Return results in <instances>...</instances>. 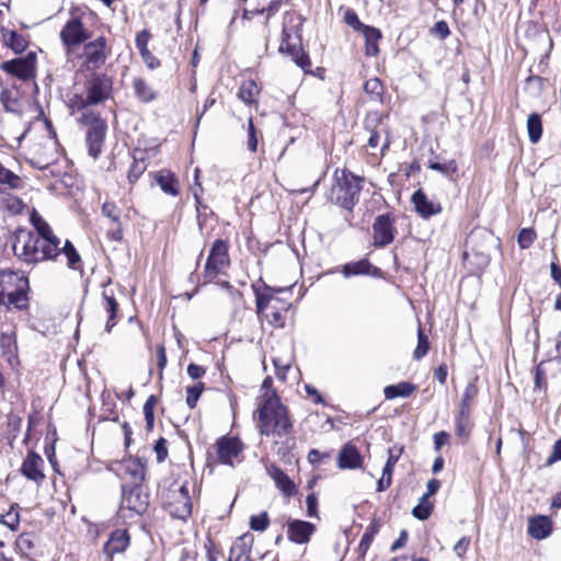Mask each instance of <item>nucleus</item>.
Segmentation results:
<instances>
[{
	"mask_svg": "<svg viewBox=\"0 0 561 561\" xmlns=\"http://www.w3.org/2000/svg\"><path fill=\"white\" fill-rule=\"evenodd\" d=\"M30 221L34 230L18 228L13 233L14 255L28 265L55 261L60 255V238L36 210L30 215Z\"/></svg>",
	"mask_w": 561,
	"mask_h": 561,
	"instance_id": "obj_1",
	"label": "nucleus"
},
{
	"mask_svg": "<svg viewBox=\"0 0 561 561\" xmlns=\"http://www.w3.org/2000/svg\"><path fill=\"white\" fill-rule=\"evenodd\" d=\"M257 414V427L261 435L283 437L291 433L293 423L288 409L275 392L264 398Z\"/></svg>",
	"mask_w": 561,
	"mask_h": 561,
	"instance_id": "obj_2",
	"label": "nucleus"
},
{
	"mask_svg": "<svg viewBox=\"0 0 561 561\" xmlns=\"http://www.w3.org/2000/svg\"><path fill=\"white\" fill-rule=\"evenodd\" d=\"M364 179L351 171L342 170L341 176H336V185L333 187L335 204L352 211L359 201Z\"/></svg>",
	"mask_w": 561,
	"mask_h": 561,
	"instance_id": "obj_3",
	"label": "nucleus"
},
{
	"mask_svg": "<svg viewBox=\"0 0 561 561\" xmlns=\"http://www.w3.org/2000/svg\"><path fill=\"white\" fill-rule=\"evenodd\" d=\"M70 18L60 31V41L66 47H76L85 43L91 37V32L85 28L83 20L92 13L88 8L73 7L69 11Z\"/></svg>",
	"mask_w": 561,
	"mask_h": 561,
	"instance_id": "obj_4",
	"label": "nucleus"
},
{
	"mask_svg": "<svg viewBox=\"0 0 561 561\" xmlns=\"http://www.w3.org/2000/svg\"><path fill=\"white\" fill-rule=\"evenodd\" d=\"M230 263L229 259V244L227 240L216 239L209 250L207 256L203 278L204 283H211L220 273V271L228 266Z\"/></svg>",
	"mask_w": 561,
	"mask_h": 561,
	"instance_id": "obj_5",
	"label": "nucleus"
},
{
	"mask_svg": "<svg viewBox=\"0 0 561 561\" xmlns=\"http://www.w3.org/2000/svg\"><path fill=\"white\" fill-rule=\"evenodd\" d=\"M113 89V80L106 73L92 72L87 81L85 90L88 100L85 104L98 105L110 99Z\"/></svg>",
	"mask_w": 561,
	"mask_h": 561,
	"instance_id": "obj_6",
	"label": "nucleus"
},
{
	"mask_svg": "<svg viewBox=\"0 0 561 561\" xmlns=\"http://www.w3.org/2000/svg\"><path fill=\"white\" fill-rule=\"evenodd\" d=\"M149 506V494L142 484H122V508H126L136 515L146 513Z\"/></svg>",
	"mask_w": 561,
	"mask_h": 561,
	"instance_id": "obj_7",
	"label": "nucleus"
},
{
	"mask_svg": "<svg viewBox=\"0 0 561 561\" xmlns=\"http://www.w3.org/2000/svg\"><path fill=\"white\" fill-rule=\"evenodd\" d=\"M396 218L391 213L378 215L373 224L375 248H385L393 242L397 229L394 227Z\"/></svg>",
	"mask_w": 561,
	"mask_h": 561,
	"instance_id": "obj_8",
	"label": "nucleus"
},
{
	"mask_svg": "<svg viewBox=\"0 0 561 561\" xmlns=\"http://www.w3.org/2000/svg\"><path fill=\"white\" fill-rule=\"evenodd\" d=\"M1 70L12 75L20 80L27 81L35 77L36 72V54L27 53L26 56L3 61L0 65Z\"/></svg>",
	"mask_w": 561,
	"mask_h": 561,
	"instance_id": "obj_9",
	"label": "nucleus"
},
{
	"mask_svg": "<svg viewBox=\"0 0 561 561\" xmlns=\"http://www.w3.org/2000/svg\"><path fill=\"white\" fill-rule=\"evenodd\" d=\"M83 51H84V65L88 70L100 68L107 58L106 55V38L104 36H99L96 39L83 43Z\"/></svg>",
	"mask_w": 561,
	"mask_h": 561,
	"instance_id": "obj_10",
	"label": "nucleus"
},
{
	"mask_svg": "<svg viewBox=\"0 0 561 561\" xmlns=\"http://www.w3.org/2000/svg\"><path fill=\"white\" fill-rule=\"evenodd\" d=\"M218 461L222 465H232V459L238 457L243 444L239 437L221 436L215 444Z\"/></svg>",
	"mask_w": 561,
	"mask_h": 561,
	"instance_id": "obj_11",
	"label": "nucleus"
},
{
	"mask_svg": "<svg viewBox=\"0 0 561 561\" xmlns=\"http://www.w3.org/2000/svg\"><path fill=\"white\" fill-rule=\"evenodd\" d=\"M28 277L13 270H0V304H3V295L12 294L20 288H28Z\"/></svg>",
	"mask_w": 561,
	"mask_h": 561,
	"instance_id": "obj_12",
	"label": "nucleus"
},
{
	"mask_svg": "<svg viewBox=\"0 0 561 561\" xmlns=\"http://www.w3.org/2000/svg\"><path fill=\"white\" fill-rule=\"evenodd\" d=\"M316 531V526L307 520L291 519L287 522V538L297 545H305L310 541Z\"/></svg>",
	"mask_w": 561,
	"mask_h": 561,
	"instance_id": "obj_13",
	"label": "nucleus"
},
{
	"mask_svg": "<svg viewBox=\"0 0 561 561\" xmlns=\"http://www.w3.org/2000/svg\"><path fill=\"white\" fill-rule=\"evenodd\" d=\"M44 460L43 458L34 450H30L24 458L22 466L20 468V472L27 479L36 484H41L45 474L43 471Z\"/></svg>",
	"mask_w": 561,
	"mask_h": 561,
	"instance_id": "obj_14",
	"label": "nucleus"
},
{
	"mask_svg": "<svg viewBox=\"0 0 561 561\" xmlns=\"http://www.w3.org/2000/svg\"><path fill=\"white\" fill-rule=\"evenodd\" d=\"M129 545L130 536L128 530L117 528L110 534L107 541L103 546V553L107 556L108 561H112L115 554L125 552Z\"/></svg>",
	"mask_w": 561,
	"mask_h": 561,
	"instance_id": "obj_15",
	"label": "nucleus"
},
{
	"mask_svg": "<svg viewBox=\"0 0 561 561\" xmlns=\"http://www.w3.org/2000/svg\"><path fill=\"white\" fill-rule=\"evenodd\" d=\"M411 202L414 205L415 211L424 219H428L443 210L440 204L428 199L422 188L412 194Z\"/></svg>",
	"mask_w": 561,
	"mask_h": 561,
	"instance_id": "obj_16",
	"label": "nucleus"
},
{
	"mask_svg": "<svg viewBox=\"0 0 561 561\" xmlns=\"http://www.w3.org/2000/svg\"><path fill=\"white\" fill-rule=\"evenodd\" d=\"M30 289L31 287L28 286V288H20L12 294L3 295V304H0V307H4L7 312L27 311L30 309Z\"/></svg>",
	"mask_w": 561,
	"mask_h": 561,
	"instance_id": "obj_17",
	"label": "nucleus"
},
{
	"mask_svg": "<svg viewBox=\"0 0 561 561\" xmlns=\"http://www.w3.org/2000/svg\"><path fill=\"white\" fill-rule=\"evenodd\" d=\"M254 542L252 534L247 533L240 536L230 548L228 561H253L251 550Z\"/></svg>",
	"mask_w": 561,
	"mask_h": 561,
	"instance_id": "obj_18",
	"label": "nucleus"
},
{
	"mask_svg": "<svg viewBox=\"0 0 561 561\" xmlns=\"http://www.w3.org/2000/svg\"><path fill=\"white\" fill-rule=\"evenodd\" d=\"M363 465V457L352 443L345 444L339 453L337 466L340 469H357Z\"/></svg>",
	"mask_w": 561,
	"mask_h": 561,
	"instance_id": "obj_19",
	"label": "nucleus"
},
{
	"mask_svg": "<svg viewBox=\"0 0 561 561\" xmlns=\"http://www.w3.org/2000/svg\"><path fill=\"white\" fill-rule=\"evenodd\" d=\"M106 131L107 125L93 127L91 130H87L85 142L88 146V152L93 159H98L102 152Z\"/></svg>",
	"mask_w": 561,
	"mask_h": 561,
	"instance_id": "obj_20",
	"label": "nucleus"
},
{
	"mask_svg": "<svg viewBox=\"0 0 561 561\" xmlns=\"http://www.w3.org/2000/svg\"><path fill=\"white\" fill-rule=\"evenodd\" d=\"M380 273V268L374 266L367 259L350 262L342 266V274L346 278L357 275L379 276Z\"/></svg>",
	"mask_w": 561,
	"mask_h": 561,
	"instance_id": "obj_21",
	"label": "nucleus"
},
{
	"mask_svg": "<svg viewBox=\"0 0 561 561\" xmlns=\"http://www.w3.org/2000/svg\"><path fill=\"white\" fill-rule=\"evenodd\" d=\"M552 533V522L550 517L546 515H538L529 518L528 522V534L537 539L542 540L550 536Z\"/></svg>",
	"mask_w": 561,
	"mask_h": 561,
	"instance_id": "obj_22",
	"label": "nucleus"
},
{
	"mask_svg": "<svg viewBox=\"0 0 561 561\" xmlns=\"http://www.w3.org/2000/svg\"><path fill=\"white\" fill-rule=\"evenodd\" d=\"M267 472L285 496H293L296 493L294 481L278 466L271 465L267 468Z\"/></svg>",
	"mask_w": 561,
	"mask_h": 561,
	"instance_id": "obj_23",
	"label": "nucleus"
},
{
	"mask_svg": "<svg viewBox=\"0 0 561 561\" xmlns=\"http://www.w3.org/2000/svg\"><path fill=\"white\" fill-rule=\"evenodd\" d=\"M252 289L255 296V306L257 313H263L266 309L271 308V301L284 304L279 298H275L272 293L265 291L262 288L260 280L252 284Z\"/></svg>",
	"mask_w": 561,
	"mask_h": 561,
	"instance_id": "obj_24",
	"label": "nucleus"
},
{
	"mask_svg": "<svg viewBox=\"0 0 561 561\" xmlns=\"http://www.w3.org/2000/svg\"><path fill=\"white\" fill-rule=\"evenodd\" d=\"M416 389V386L409 381H400L396 385H389L385 387L383 394L387 400H393L396 398H408Z\"/></svg>",
	"mask_w": 561,
	"mask_h": 561,
	"instance_id": "obj_25",
	"label": "nucleus"
},
{
	"mask_svg": "<svg viewBox=\"0 0 561 561\" xmlns=\"http://www.w3.org/2000/svg\"><path fill=\"white\" fill-rule=\"evenodd\" d=\"M154 180L160 188L169 195L176 196L180 193L179 190V181L174 176V174L170 172H157L154 175Z\"/></svg>",
	"mask_w": 561,
	"mask_h": 561,
	"instance_id": "obj_26",
	"label": "nucleus"
},
{
	"mask_svg": "<svg viewBox=\"0 0 561 561\" xmlns=\"http://www.w3.org/2000/svg\"><path fill=\"white\" fill-rule=\"evenodd\" d=\"M0 102L5 112L21 115V103L19 100L18 89H2L0 93Z\"/></svg>",
	"mask_w": 561,
	"mask_h": 561,
	"instance_id": "obj_27",
	"label": "nucleus"
},
{
	"mask_svg": "<svg viewBox=\"0 0 561 561\" xmlns=\"http://www.w3.org/2000/svg\"><path fill=\"white\" fill-rule=\"evenodd\" d=\"M5 45L15 54H22L28 46L27 39L16 31L1 30Z\"/></svg>",
	"mask_w": 561,
	"mask_h": 561,
	"instance_id": "obj_28",
	"label": "nucleus"
},
{
	"mask_svg": "<svg viewBox=\"0 0 561 561\" xmlns=\"http://www.w3.org/2000/svg\"><path fill=\"white\" fill-rule=\"evenodd\" d=\"M362 33L365 37L366 55L377 56L379 53L378 42L382 36L380 30L367 25Z\"/></svg>",
	"mask_w": 561,
	"mask_h": 561,
	"instance_id": "obj_29",
	"label": "nucleus"
},
{
	"mask_svg": "<svg viewBox=\"0 0 561 561\" xmlns=\"http://www.w3.org/2000/svg\"><path fill=\"white\" fill-rule=\"evenodd\" d=\"M378 530H379V524L377 520L371 522L366 527V529L360 538L359 545L357 547L358 559L364 560L367 551L370 548L374 537L377 535Z\"/></svg>",
	"mask_w": 561,
	"mask_h": 561,
	"instance_id": "obj_30",
	"label": "nucleus"
},
{
	"mask_svg": "<svg viewBox=\"0 0 561 561\" xmlns=\"http://www.w3.org/2000/svg\"><path fill=\"white\" fill-rule=\"evenodd\" d=\"M102 297L104 300V309L108 313L105 330L111 332L116 324L115 318L118 312V302L116 301L114 295L108 294L106 290L103 291Z\"/></svg>",
	"mask_w": 561,
	"mask_h": 561,
	"instance_id": "obj_31",
	"label": "nucleus"
},
{
	"mask_svg": "<svg viewBox=\"0 0 561 561\" xmlns=\"http://www.w3.org/2000/svg\"><path fill=\"white\" fill-rule=\"evenodd\" d=\"M133 87L139 101L149 103L157 99V92L142 78H135Z\"/></svg>",
	"mask_w": 561,
	"mask_h": 561,
	"instance_id": "obj_32",
	"label": "nucleus"
},
{
	"mask_svg": "<svg viewBox=\"0 0 561 561\" xmlns=\"http://www.w3.org/2000/svg\"><path fill=\"white\" fill-rule=\"evenodd\" d=\"M527 133L531 144H537L542 136V122L541 115L534 112L527 118Z\"/></svg>",
	"mask_w": 561,
	"mask_h": 561,
	"instance_id": "obj_33",
	"label": "nucleus"
},
{
	"mask_svg": "<svg viewBox=\"0 0 561 561\" xmlns=\"http://www.w3.org/2000/svg\"><path fill=\"white\" fill-rule=\"evenodd\" d=\"M0 348L2 350L3 355L8 357L9 362H11V358L16 356L18 344L14 331L1 332Z\"/></svg>",
	"mask_w": 561,
	"mask_h": 561,
	"instance_id": "obj_34",
	"label": "nucleus"
},
{
	"mask_svg": "<svg viewBox=\"0 0 561 561\" xmlns=\"http://www.w3.org/2000/svg\"><path fill=\"white\" fill-rule=\"evenodd\" d=\"M61 253L67 257V266L69 268L73 271L81 268V256L70 240H66L64 245L60 247Z\"/></svg>",
	"mask_w": 561,
	"mask_h": 561,
	"instance_id": "obj_35",
	"label": "nucleus"
},
{
	"mask_svg": "<svg viewBox=\"0 0 561 561\" xmlns=\"http://www.w3.org/2000/svg\"><path fill=\"white\" fill-rule=\"evenodd\" d=\"M133 158H134V162L130 165L129 171H128V181L130 183H135L140 178V175L144 173V171L146 170L144 152L141 150H136L134 152Z\"/></svg>",
	"mask_w": 561,
	"mask_h": 561,
	"instance_id": "obj_36",
	"label": "nucleus"
},
{
	"mask_svg": "<svg viewBox=\"0 0 561 561\" xmlns=\"http://www.w3.org/2000/svg\"><path fill=\"white\" fill-rule=\"evenodd\" d=\"M427 167L428 169L437 171L449 179H453L458 171V164L454 159L448 160L447 162L444 163L430 160Z\"/></svg>",
	"mask_w": 561,
	"mask_h": 561,
	"instance_id": "obj_37",
	"label": "nucleus"
},
{
	"mask_svg": "<svg viewBox=\"0 0 561 561\" xmlns=\"http://www.w3.org/2000/svg\"><path fill=\"white\" fill-rule=\"evenodd\" d=\"M259 87L253 80L244 81L238 92V96L247 104H251L255 101V96L259 93Z\"/></svg>",
	"mask_w": 561,
	"mask_h": 561,
	"instance_id": "obj_38",
	"label": "nucleus"
},
{
	"mask_svg": "<svg viewBox=\"0 0 561 561\" xmlns=\"http://www.w3.org/2000/svg\"><path fill=\"white\" fill-rule=\"evenodd\" d=\"M157 402L158 397L156 394H150L142 407V412L146 421V430L148 432L152 431L154 426V407Z\"/></svg>",
	"mask_w": 561,
	"mask_h": 561,
	"instance_id": "obj_39",
	"label": "nucleus"
},
{
	"mask_svg": "<svg viewBox=\"0 0 561 561\" xmlns=\"http://www.w3.org/2000/svg\"><path fill=\"white\" fill-rule=\"evenodd\" d=\"M35 538L33 533L21 534L15 541L16 548L22 554L30 556L36 547Z\"/></svg>",
	"mask_w": 561,
	"mask_h": 561,
	"instance_id": "obj_40",
	"label": "nucleus"
},
{
	"mask_svg": "<svg viewBox=\"0 0 561 561\" xmlns=\"http://www.w3.org/2000/svg\"><path fill=\"white\" fill-rule=\"evenodd\" d=\"M78 121L82 125L88 126V130H91L93 127L107 125L106 121L102 118L99 113L93 111L83 112Z\"/></svg>",
	"mask_w": 561,
	"mask_h": 561,
	"instance_id": "obj_41",
	"label": "nucleus"
},
{
	"mask_svg": "<svg viewBox=\"0 0 561 561\" xmlns=\"http://www.w3.org/2000/svg\"><path fill=\"white\" fill-rule=\"evenodd\" d=\"M18 504L11 505L10 510L0 516V523L10 530L15 531L20 525V514L16 511Z\"/></svg>",
	"mask_w": 561,
	"mask_h": 561,
	"instance_id": "obj_42",
	"label": "nucleus"
},
{
	"mask_svg": "<svg viewBox=\"0 0 561 561\" xmlns=\"http://www.w3.org/2000/svg\"><path fill=\"white\" fill-rule=\"evenodd\" d=\"M0 183L8 185L12 190H16L21 186V179L18 174L0 163Z\"/></svg>",
	"mask_w": 561,
	"mask_h": 561,
	"instance_id": "obj_43",
	"label": "nucleus"
},
{
	"mask_svg": "<svg viewBox=\"0 0 561 561\" xmlns=\"http://www.w3.org/2000/svg\"><path fill=\"white\" fill-rule=\"evenodd\" d=\"M402 453H403V447L398 448L394 446V447L388 449V459L382 469L383 476L392 477L394 466L398 462Z\"/></svg>",
	"mask_w": 561,
	"mask_h": 561,
	"instance_id": "obj_44",
	"label": "nucleus"
},
{
	"mask_svg": "<svg viewBox=\"0 0 561 561\" xmlns=\"http://www.w3.org/2000/svg\"><path fill=\"white\" fill-rule=\"evenodd\" d=\"M430 350V342L427 335L424 333L423 329L419 327L417 330V345L413 352V357L416 360L423 358Z\"/></svg>",
	"mask_w": 561,
	"mask_h": 561,
	"instance_id": "obj_45",
	"label": "nucleus"
},
{
	"mask_svg": "<svg viewBox=\"0 0 561 561\" xmlns=\"http://www.w3.org/2000/svg\"><path fill=\"white\" fill-rule=\"evenodd\" d=\"M205 385L202 381L186 388V404L190 409H194L199 400Z\"/></svg>",
	"mask_w": 561,
	"mask_h": 561,
	"instance_id": "obj_46",
	"label": "nucleus"
},
{
	"mask_svg": "<svg viewBox=\"0 0 561 561\" xmlns=\"http://www.w3.org/2000/svg\"><path fill=\"white\" fill-rule=\"evenodd\" d=\"M127 472L133 477L131 484H142L146 476L145 462L140 458H136L133 468H127Z\"/></svg>",
	"mask_w": 561,
	"mask_h": 561,
	"instance_id": "obj_47",
	"label": "nucleus"
},
{
	"mask_svg": "<svg viewBox=\"0 0 561 561\" xmlns=\"http://www.w3.org/2000/svg\"><path fill=\"white\" fill-rule=\"evenodd\" d=\"M170 513L174 517L179 519L185 520L188 516L192 514V502L191 499H186V501L182 502L181 504L173 505L171 504Z\"/></svg>",
	"mask_w": 561,
	"mask_h": 561,
	"instance_id": "obj_48",
	"label": "nucleus"
},
{
	"mask_svg": "<svg viewBox=\"0 0 561 561\" xmlns=\"http://www.w3.org/2000/svg\"><path fill=\"white\" fill-rule=\"evenodd\" d=\"M250 528L254 531H264L270 525V516L267 512H262L259 515H252L249 522Z\"/></svg>",
	"mask_w": 561,
	"mask_h": 561,
	"instance_id": "obj_49",
	"label": "nucleus"
},
{
	"mask_svg": "<svg viewBox=\"0 0 561 561\" xmlns=\"http://www.w3.org/2000/svg\"><path fill=\"white\" fill-rule=\"evenodd\" d=\"M343 21L354 31L362 32L367 25L362 23L355 10L348 8L345 10Z\"/></svg>",
	"mask_w": 561,
	"mask_h": 561,
	"instance_id": "obj_50",
	"label": "nucleus"
},
{
	"mask_svg": "<svg viewBox=\"0 0 561 561\" xmlns=\"http://www.w3.org/2000/svg\"><path fill=\"white\" fill-rule=\"evenodd\" d=\"M536 239V232L531 228H523L518 232L517 243L520 249H528Z\"/></svg>",
	"mask_w": 561,
	"mask_h": 561,
	"instance_id": "obj_51",
	"label": "nucleus"
},
{
	"mask_svg": "<svg viewBox=\"0 0 561 561\" xmlns=\"http://www.w3.org/2000/svg\"><path fill=\"white\" fill-rule=\"evenodd\" d=\"M433 510V503H419L412 508V515L414 518L424 522L430 518Z\"/></svg>",
	"mask_w": 561,
	"mask_h": 561,
	"instance_id": "obj_52",
	"label": "nucleus"
},
{
	"mask_svg": "<svg viewBox=\"0 0 561 561\" xmlns=\"http://www.w3.org/2000/svg\"><path fill=\"white\" fill-rule=\"evenodd\" d=\"M289 307H290V304H286V305L284 304V306H282L280 309H278L276 306H272L271 307L272 312L270 314H266V318L275 327L282 328V327H284L282 310L287 311L289 309Z\"/></svg>",
	"mask_w": 561,
	"mask_h": 561,
	"instance_id": "obj_53",
	"label": "nucleus"
},
{
	"mask_svg": "<svg viewBox=\"0 0 561 561\" xmlns=\"http://www.w3.org/2000/svg\"><path fill=\"white\" fill-rule=\"evenodd\" d=\"M257 131L254 126L252 117L248 121V140L247 147L250 151L255 152L257 149Z\"/></svg>",
	"mask_w": 561,
	"mask_h": 561,
	"instance_id": "obj_54",
	"label": "nucleus"
},
{
	"mask_svg": "<svg viewBox=\"0 0 561 561\" xmlns=\"http://www.w3.org/2000/svg\"><path fill=\"white\" fill-rule=\"evenodd\" d=\"M364 90L367 94L380 96L383 92V87L378 78H371L365 82Z\"/></svg>",
	"mask_w": 561,
	"mask_h": 561,
	"instance_id": "obj_55",
	"label": "nucleus"
},
{
	"mask_svg": "<svg viewBox=\"0 0 561 561\" xmlns=\"http://www.w3.org/2000/svg\"><path fill=\"white\" fill-rule=\"evenodd\" d=\"M102 214L103 216L110 218L113 224L119 222V209L117 208L115 203L105 202L102 205Z\"/></svg>",
	"mask_w": 561,
	"mask_h": 561,
	"instance_id": "obj_56",
	"label": "nucleus"
},
{
	"mask_svg": "<svg viewBox=\"0 0 561 561\" xmlns=\"http://www.w3.org/2000/svg\"><path fill=\"white\" fill-rule=\"evenodd\" d=\"M167 439L164 437H160L156 440L153 450L157 455V461L163 462L168 457V448H167Z\"/></svg>",
	"mask_w": 561,
	"mask_h": 561,
	"instance_id": "obj_57",
	"label": "nucleus"
},
{
	"mask_svg": "<svg viewBox=\"0 0 561 561\" xmlns=\"http://www.w3.org/2000/svg\"><path fill=\"white\" fill-rule=\"evenodd\" d=\"M477 394H478V387L476 386V383L469 382L465 388V391H463L461 400H460V404H466V405L471 407V402L477 397Z\"/></svg>",
	"mask_w": 561,
	"mask_h": 561,
	"instance_id": "obj_58",
	"label": "nucleus"
},
{
	"mask_svg": "<svg viewBox=\"0 0 561 561\" xmlns=\"http://www.w3.org/2000/svg\"><path fill=\"white\" fill-rule=\"evenodd\" d=\"M149 38H150V33L148 30H142L137 33L136 38H135V44H136L137 49L139 50V54H142L146 50H149L148 49Z\"/></svg>",
	"mask_w": 561,
	"mask_h": 561,
	"instance_id": "obj_59",
	"label": "nucleus"
},
{
	"mask_svg": "<svg viewBox=\"0 0 561 561\" xmlns=\"http://www.w3.org/2000/svg\"><path fill=\"white\" fill-rule=\"evenodd\" d=\"M290 38V34L287 32L286 28H283L282 32V44L279 46V51L284 53L286 51L291 57L298 51V47L296 45L288 44V39Z\"/></svg>",
	"mask_w": 561,
	"mask_h": 561,
	"instance_id": "obj_60",
	"label": "nucleus"
},
{
	"mask_svg": "<svg viewBox=\"0 0 561 561\" xmlns=\"http://www.w3.org/2000/svg\"><path fill=\"white\" fill-rule=\"evenodd\" d=\"M157 359H158V368H159L158 377H159V379H162L163 378V369L165 368V366L168 364L165 347L162 344L157 345Z\"/></svg>",
	"mask_w": 561,
	"mask_h": 561,
	"instance_id": "obj_61",
	"label": "nucleus"
},
{
	"mask_svg": "<svg viewBox=\"0 0 561 561\" xmlns=\"http://www.w3.org/2000/svg\"><path fill=\"white\" fill-rule=\"evenodd\" d=\"M543 362L538 364L535 368V389H547L546 371L542 368Z\"/></svg>",
	"mask_w": 561,
	"mask_h": 561,
	"instance_id": "obj_62",
	"label": "nucleus"
},
{
	"mask_svg": "<svg viewBox=\"0 0 561 561\" xmlns=\"http://www.w3.org/2000/svg\"><path fill=\"white\" fill-rule=\"evenodd\" d=\"M295 64L307 71V68L311 66L309 55L301 48L293 56Z\"/></svg>",
	"mask_w": 561,
	"mask_h": 561,
	"instance_id": "obj_63",
	"label": "nucleus"
},
{
	"mask_svg": "<svg viewBox=\"0 0 561 561\" xmlns=\"http://www.w3.org/2000/svg\"><path fill=\"white\" fill-rule=\"evenodd\" d=\"M557 461H561V437L554 442L552 453L547 458L546 466H551Z\"/></svg>",
	"mask_w": 561,
	"mask_h": 561,
	"instance_id": "obj_64",
	"label": "nucleus"
}]
</instances>
